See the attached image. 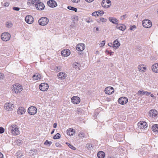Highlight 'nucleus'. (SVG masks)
<instances>
[{
  "label": "nucleus",
  "mask_w": 158,
  "mask_h": 158,
  "mask_svg": "<svg viewBox=\"0 0 158 158\" xmlns=\"http://www.w3.org/2000/svg\"><path fill=\"white\" fill-rule=\"evenodd\" d=\"M39 88L41 91H46L48 89V85L46 83H42L40 85Z\"/></svg>",
  "instance_id": "nucleus-8"
},
{
  "label": "nucleus",
  "mask_w": 158,
  "mask_h": 158,
  "mask_svg": "<svg viewBox=\"0 0 158 158\" xmlns=\"http://www.w3.org/2000/svg\"><path fill=\"white\" fill-rule=\"evenodd\" d=\"M62 69V68L61 66H55L54 67V70L56 72H58L60 71Z\"/></svg>",
  "instance_id": "nucleus-30"
},
{
  "label": "nucleus",
  "mask_w": 158,
  "mask_h": 158,
  "mask_svg": "<svg viewBox=\"0 0 158 158\" xmlns=\"http://www.w3.org/2000/svg\"><path fill=\"white\" fill-rule=\"evenodd\" d=\"M120 44L118 40H116L114 41L113 48L116 49L119 47V46H120Z\"/></svg>",
  "instance_id": "nucleus-20"
},
{
  "label": "nucleus",
  "mask_w": 158,
  "mask_h": 158,
  "mask_svg": "<svg viewBox=\"0 0 158 158\" xmlns=\"http://www.w3.org/2000/svg\"><path fill=\"white\" fill-rule=\"evenodd\" d=\"M142 25L144 27L148 28L152 26V23L150 20L148 19H146L143 21Z\"/></svg>",
  "instance_id": "nucleus-5"
},
{
  "label": "nucleus",
  "mask_w": 158,
  "mask_h": 158,
  "mask_svg": "<svg viewBox=\"0 0 158 158\" xmlns=\"http://www.w3.org/2000/svg\"><path fill=\"white\" fill-rule=\"evenodd\" d=\"M2 40L5 41L9 40L10 37V35L7 32L3 33L1 35Z\"/></svg>",
  "instance_id": "nucleus-6"
},
{
  "label": "nucleus",
  "mask_w": 158,
  "mask_h": 158,
  "mask_svg": "<svg viewBox=\"0 0 158 158\" xmlns=\"http://www.w3.org/2000/svg\"><path fill=\"white\" fill-rule=\"evenodd\" d=\"M26 22L28 24H31L34 21V19L31 15H28L26 16L25 18Z\"/></svg>",
  "instance_id": "nucleus-15"
},
{
  "label": "nucleus",
  "mask_w": 158,
  "mask_h": 158,
  "mask_svg": "<svg viewBox=\"0 0 158 158\" xmlns=\"http://www.w3.org/2000/svg\"><path fill=\"white\" fill-rule=\"evenodd\" d=\"M76 25V23L75 22H73L71 23V24L70 25V27H71L73 28L74 27H75Z\"/></svg>",
  "instance_id": "nucleus-45"
},
{
  "label": "nucleus",
  "mask_w": 158,
  "mask_h": 158,
  "mask_svg": "<svg viewBox=\"0 0 158 158\" xmlns=\"http://www.w3.org/2000/svg\"><path fill=\"white\" fill-rule=\"evenodd\" d=\"M67 75L64 72H60L57 75L58 79L60 80H63L67 77Z\"/></svg>",
  "instance_id": "nucleus-18"
},
{
  "label": "nucleus",
  "mask_w": 158,
  "mask_h": 158,
  "mask_svg": "<svg viewBox=\"0 0 158 158\" xmlns=\"http://www.w3.org/2000/svg\"><path fill=\"white\" fill-rule=\"evenodd\" d=\"M152 69L153 72L158 73V64L156 63L153 64L152 66Z\"/></svg>",
  "instance_id": "nucleus-23"
},
{
  "label": "nucleus",
  "mask_w": 158,
  "mask_h": 158,
  "mask_svg": "<svg viewBox=\"0 0 158 158\" xmlns=\"http://www.w3.org/2000/svg\"><path fill=\"white\" fill-rule=\"evenodd\" d=\"M75 133V130L72 128H69L67 130L68 135L69 136H72Z\"/></svg>",
  "instance_id": "nucleus-24"
},
{
  "label": "nucleus",
  "mask_w": 158,
  "mask_h": 158,
  "mask_svg": "<svg viewBox=\"0 0 158 158\" xmlns=\"http://www.w3.org/2000/svg\"><path fill=\"white\" fill-rule=\"evenodd\" d=\"M26 111V110L23 107H21L19 108L17 113L19 114L22 115L24 114Z\"/></svg>",
  "instance_id": "nucleus-21"
},
{
  "label": "nucleus",
  "mask_w": 158,
  "mask_h": 158,
  "mask_svg": "<svg viewBox=\"0 0 158 158\" xmlns=\"http://www.w3.org/2000/svg\"><path fill=\"white\" fill-rule=\"evenodd\" d=\"M105 44V40L102 41L101 43L99 44V46L100 47H103Z\"/></svg>",
  "instance_id": "nucleus-44"
},
{
  "label": "nucleus",
  "mask_w": 158,
  "mask_h": 158,
  "mask_svg": "<svg viewBox=\"0 0 158 158\" xmlns=\"http://www.w3.org/2000/svg\"><path fill=\"white\" fill-rule=\"evenodd\" d=\"M52 143V142L51 141H49L48 140H46L44 142V144L45 145H48V146H50Z\"/></svg>",
  "instance_id": "nucleus-39"
},
{
  "label": "nucleus",
  "mask_w": 158,
  "mask_h": 158,
  "mask_svg": "<svg viewBox=\"0 0 158 158\" xmlns=\"http://www.w3.org/2000/svg\"><path fill=\"white\" fill-rule=\"evenodd\" d=\"M32 77L34 80H37L41 79V75L39 74H36L34 75Z\"/></svg>",
  "instance_id": "nucleus-29"
},
{
  "label": "nucleus",
  "mask_w": 158,
  "mask_h": 158,
  "mask_svg": "<svg viewBox=\"0 0 158 158\" xmlns=\"http://www.w3.org/2000/svg\"><path fill=\"white\" fill-rule=\"evenodd\" d=\"M33 152H34V153H35V155H36V154H37V150H35L34 151H33Z\"/></svg>",
  "instance_id": "nucleus-62"
},
{
  "label": "nucleus",
  "mask_w": 158,
  "mask_h": 158,
  "mask_svg": "<svg viewBox=\"0 0 158 158\" xmlns=\"http://www.w3.org/2000/svg\"><path fill=\"white\" fill-rule=\"evenodd\" d=\"M114 52H109V54H110V55H112Z\"/></svg>",
  "instance_id": "nucleus-64"
},
{
  "label": "nucleus",
  "mask_w": 158,
  "mask_h": 158,
  "mask_svg": "<svg viewBox=\"0 0 158 158\" xmlns=\"http://www.w3.org/2000/svg\"><path fill=\"white\" fill-rule=\"evenodd\" d=\"M106 2H105L103 0L102 2V6L104 7L105 8H108L110 7V5H107L106 4Z\"/></svg>",
  "instance_id": "nucleus-31"
},
{
  "label": "nucleus",
  "mask_w": 158,
  "mask_h": 158,
  "mask_svg": "<svg viewBox=\"0 0 158 158\" xmlns=\"http://www.w3.org/2000/svg\"><path fill=\"white\" fill-rule=\"evenodd\" d=\"M100 20L102 22H106V19H104L103 18H102L100 19Z\"/></svg>",
  "instance_id": "nucleus-49"
},
{
  "label": "nucleus",
  "mask_w": 158,
  "mask_h": 158,
  "mask_svg": "<svg viewBox=\"0 0 158 158\" xmlns=\"http://www.w3.org/2000/svg\"><path fill=\"white\" fill-rule=\"evenodd\" d=\"M157 111L155 110H152L149 112V115L152 117H156L157 115Z\"/></svg>",
  "instance_id": "nucleus-17"
},
{
  "label": "nucleus",
  "mask_w": 158,
  "mask_h": 158,
  "mask_svg": "<svg viewBox=\"0 0 158 158\" xmlns=\"http://www.w3.org/2000/svg\"><path fill=\"white\" fill-rule=\"evenodd\" d=\"M97 156L98 158H104L105 156V154L102 151H100L98 152Z\"/></svg>",
  "instance_id": "nucleus-28"
},
{
  "label": "nucleus",
  "mask_w": 158,
  "mask_h": 158,
  "mask_svg": "<svg viewBox=\"0 0 158 158\" xmlns=\"http://www.w3.org/2000/svg\"><path fill=\"white\" fill-rule=\"evenodd\" d=\"M138 126L139 128L145 129L147 127V124L146 122L141 121L138 123Z\"/></svg>",
  "instance_id": "nucleus-7"
},
{
  "label": "nucleus",
  "mask_w": 158,
  "mask_h": 158,
  "mask_svg": "<svg viewBox=\"0 0 158 158\" xmlns=\"http://www.w3.org/2000/svg\"><path fill=\"white\" fill-rule=\"evenodd\" d=\"M13 9L16 11H19L20 9L18 7H13Z\"/></svg>",
  "instance_id": "nucleus-51"
},
{
  "label": "nucleus",
  "mask_w": 158,
  "mask_h": 158,
  "mask_svg": "<svg viewBox=\"0 0 158 158\" xmlns=\"http://www.w3.org/2000/svg\"><path fill=\"white\" fill-rule=\"evenodd\" d=\"M85 48V45L83 43L79 44L77 45L76 49L78 51H82Z\"/></svg>",
  "instance_id": "nucleus-12"
},
{
  "label": "nucleus",
  "mask_w": 158,
  "mask_h": 158,
  "mask_svg": "<svg viewBox=\"0 0 158 158\" xmlns=\"http://www.w3.org/2000/svg\"><path fill=\"white\" fill-rule=\"evenodd\" d=\"M127 17V15L126 14H125V15L121 16L120 18V19L121 20H123L124 19Z\"/></svg>",
  "instance_id": "nucleus-42"
},
{
  "label": "nucleus",
  "mask_w": 158,
  "mask_h": 158,
  "mask_svg": "<svg viewBox=\"0 0 158 158\" xmlns=\"http://www.w3.org/2000/svg\"><path fill=\"white\" fill-rule=\"evenodd\" d=\"M98 14V16H102L104 14V12L102 10H98L97 11Z\"/></svg>",
  "instance_id": "nucleus-40"
},
{
  "label": "nucleus",
  "mask_w": 158,
  "mask_h": 158,
  "mask_svg": "<svg viewBox=\"0 0 158 158\" xmlns=\"http://www.w3.org/2000/svg\"><path fill=\"white\" fill-rule=\"evenodd\" d=\"M145 92V91H144L143 90H142V91L139 90L138 92V94H144V92Z\"/></svg>",
  "instance_id": "nucleus-48"
},
{
  "label": "nucleus",
  "mask_w": 158,
  "mask_h": 158,
  "mask_svg": "<svg viewBox=\"0 0 158 158\" xmlns=\"http://www.w3.org/2000/svg\"><path fill=\"white\" fill-rule=\"evenodd\" d=\"M72 102L74 104H78L80 102V98L76 96H74L71 99Z\"/></svg>",
  "instance_id": "nucleus-11"
},
{
  "label": "nucleus",
  "mask_w": 158,
  "mask_h": 158,
  "mask_svg": "<svg viewBox=\"0 0 158 158\" xmlns=\"http://www.w3.org/2000/svg\"><path fill=\"white\" fill-rule=\"evenodd\" d=\"M60 134L59 133H57L53 137V138L54 139H58L60 138Z\"/></svg>",
  "instance_id": "nucleus-34"
},
{
  "label": "nucleus",
  "mask_w": 158,
  "mask_h": 158,
  "mask_svg": "<svg viewBox=\"0 0 158 158\" xmlns=\"http://www.w3.org/2000/svg\"><path fill=\"white\" fill-rule=\"evenodd\" d=\"M32 5H35L37 10H41L44 9L45 6L44 3L40 2L39 0H31L30 1Z\"/></svg>",
  "instance_id": "nucleus-2"
},
{
  "label": "nucleus",
  "mask_w": 158,
  "mask_h": 158,
  "mask_svg": "<svg viewBox=\"0 0 158 158\" xmlns=\"http://www.w3.org/2000/svg\"><path fill=\"white\" fill-rule=\"evenodd\" d=\"M108 46L110 47H113V44H112V43H110L108 44Z\"/></svg>",
  "instance_id": "nucleus-58"
},
{
  "label": "nucleus",
  "mask_w": 158,
  "mask_h": 158,
  "mask_svg": "<svg viewBox=\"0 0 158 158\" xmlns=\"http://www.w3.org/2000/svg\"><path fill=\"white\" fill-rule=\"evenodd\" d=\"M80 0H71L72 1L75 3H77L80 1Z\"/></svg>",
  "instance_id": "nucleus-52"
},
{
  "label": "nucleus",
  "mask_w": 158,
  "mask_h": 158,
  "mask_svg": "<svg viewBox=\"0 0 158 158\" xmlns=\"http://www.w3.org/2000/svg\"><path fill=\"white\" fill-rule=\"evenodd\" d=\"M4 108L8 111H11L13 109L14 105L11 103H6L4 106Z\"/></svg>",
  "instance_id": "nucleus-10"
},
{
  "label": "nucleus",
  "mask_w": 158,
  "mask_h": 158,
  "mask_svg": "<svg viewBox=\"0 0 158 158\" xmlns=\"http://www.w3.org/2000/svg\"><path fill=\"white\" fill-rule=\"evenodd\" d=\"M6 25L8 27H11L13 26V24L11 22L8 21L6 23Z\"/></svg>",
  "instance_id": "nucleus-36"
},
{
  "label": "nucleus",
  "mask_w": 158,
  "mask_h": 158,
  "mask_svg": "<svg viewBox=\"0 0 158 158\" xmlns=\"http://www.w3.org/2000/svg\"><path fill=\"white\" fill-rule=\"evenodd\" d=\"M19 129L18 126L15 124L9 125L8 127V132L11 133L14 136L19 135L20 131Z\"/></svg>",
  "instance_id": "nucleus-1"
},
{
  "label": "nucleus",
  "mask_w": 158,
  "mask_h": 158,
  "mask_svg": "<svg viewBox=\"0 0 158 158\" xmlns=\"http://www.w3.org/2000/svg\"><path fill=\"white\" fill-rule=\"evenodd\" d=\"M128 101L127 98L125 97H122L120 98L118 100V102L119 103L122 105L126 103Z\"/></svg>",
  "instance_id": "nucleus-13"
},
{
  "label": "nucleus",
  "mask_w": 158,
  "mask_h": 158,
  "mask_svg": "<svg viewBox=\"0 0 158 158\" xmlns=\"http://www.w3.org/2000/svg\"><path fill=\"white\" fill-rule=\"evenodd\" d=\"M78 135L80 138H82L84 137L85 135L83 132H80L79 133Z\"/></svg>",
  "instance_id": "nucleus-41"
},
{
  "label": "nucleus",
  "mask_w": 158,
  "mask_h": 158,
  "mask_svg": "<svg viewBox=\"0 0 158 158\" xmlns=\"http://www.w3.org/2000/svg\"><path fill=\"white\" fill-rule=\"evenodd\" d=\"M86 148L88 150H90L93 148L92 144L90 143H88L86 144Z\"/></svg>",
  "instance_id": "nucleus-32"
},
{
  "label": "nucleus",
  "mask_w": 158,
  "mask_h": 158,
  "mask_svg": "<svg viewBox=\"0 0 158 158\" xmlns=\"http://www.w3.org/2000/svg\"><path fill=\"white\" fill-rule=\"evenodd\" d=\"M4 75L2 73H0V79H3L4 78Z\"/></svg>",
  "instance_id": "nucleus-47"
},
{
  "label": "nucleus",
  "mask_w": 158,
  "mask_h": 158,
  "mask_svg": "<svg viewBox=\"0 0 158 158\" xmlns=\"http://www.w3.org/2000/svg\"><path fill=\"white\" fill-rule=\"evenodd\" d=\"M73 66L77 70H80L81 69V65L78 62H75L73 64Z\"/></svg>",
  "instance_id": "nucleus-22"
},
{
  "label": "nucleus",
  "mask_w": 158,
  "mask_h": 158,
  "mask_svg": "<svg viewBox=\"0 0 158 158\" xmlns=\"http://www.w3.org/2000/svg\"><path fill=\"white\" fill-rule=\"evenodd\" d=\"M144 94L147 96H148L151 94V93L148 91H145L144 92Z\"/></svg>",
  "instance_id": "nucleus-50"
},
{
  "label": "nucleus",
  "mask_w": 158,
  "mask_h": 158,
  "mask_svg": "<svg viewBox=\"0 0 158 158\" xmlns=\"http://www.w3.org/2000/svg\"><path fill=\"white\" fill-rule=\"evenodd\" d=\"M143 66H144V65L143 64H141L138 66V69L140 72H145V71L143 69Z\"/></svg>",
  "instance_id": "nucleus-33"
},
{
  "label": "nucleus",
  "mask_w": 158,
  "mask_h": 158,
  "mask_svg": "<svg viewBox=\"0 0 158 158\" xmlns=\"http://www.w3.org/2000/svg\"><path fill=\"white\" fill-rule=\"evenodd\" d=\"M152 131L155 132H158V124H154L152 127Z\"/></svg>",
  "instance_id": "nucleus-27"
},
{
  "label": "nucleus",
  "mask_w": 158,
  "mask_h": 158,
  "mask_svg": "<svg viewBox=\"0 0 158 158\" xmlns=\"http://www.w3.org/2000/svg\"><path fill=\"white\" fill-rule=\"evenodd\" d=\"M61 53L62 56H67L70 55V52L69 49H66L62 51Z\"/></svg>",
  "instance_id": "nucleus-19"
},
{
  "label": "nucleus",
  "mask_w": 158,
  "mask_h": 158,
  "mask_svg": "<svg viewBox=\"0 0 158 158\" xmlns=\"http://www.w3.org/2000/svg\"><path fill=\"white\" fill-rule=\"evenodd\" d=\"M136 28V27L135 26H133L132 27H131L130 29L131 30H132L133 29Z\"/></svg>",
  "instance_id": "nucleus-60"
},
{
  "label": "nucleus",
  "mask_w": 158,
  "mask_h": 158,
  "mask_svg": "<svg viewBox=\"0 0 158 158\" xmlns=\"http://www.w3.org/2000/svg\"><path fill=\"white\" fill-rule=\"evenodd\" d=\"M68 9L69 10L74 11L75 12H76L77 11V9L76 8H75L71 6H68L67 7Z\"/></svg>",
  "instance_id": "nucleus-35"
},
{
  "label": "nucleus",
  "mask_w": 158,
  "mask_h": 158,
  "mask_svg": "<svg viewBox=\"0 0 158 158\" xmlns=\"http://www.w3.org/2000/svg\"><path fill=\"white\" fill-rule=\"evenodd\" d=\"M116 27L117 29L122 31L125 30L126 29V26L123 24L118 25L116 26Z\"/></svg>",
  "instance_id": "nucleus-26"
},
{
  "label": "nucleus",
  "mask_w": 158,
  "mask_h": 158,
  "mask_svg": "<svg viewBox=\"0 0 158 158\" xmlns=\"http://www.w3.org/2000/svg\"><path fill=\"white\" fill-rule=\"evenodd\" d=\"M48 5L51 7L53 8L57 6L56 2L54 0H50L48 1Z\"/></svg>",
  "instance_id": "nucleus-14"
},
{
  "label": "nucleus",
  "mask_w": 158,
  "mask_h": 158,
  "mask_svg": "<svg viewBox=\"0 0 158 158\" xmlns=\"http://www.w3.org/2000/svg\"><path fill=\"white\" fill-rule=\"evenodd\" d=\"M9 3L7 2H6L4 3V6L5 7H8L9 5Z\"/></svg>",
  "instance_id": "nucleus-54"
},
{
  "label": "nucleus",
  "mask_w": 158,
  "mask_h": 158,
  "mask_svg": "<svg viewBox=\"0 0 158 158\" xmlns=\"http://www.w3.org/2000/svg\"><path fill=\"white\" fill-rule=\"evenodd\" d=\"M114 89L112 87H107L105 89V92L106 94H112L114 91Z\"/></svg>",
  "instance_id": "nucleus-16"
},
{
  "label": "nucleus",
  "mask_w": 158,
  "mask_h": 158,
  "mask_svg": "<svg viewBox=\"0 0 158 158\" xmlns=\"http://www.w3.org/2000/svg\"><path fill=\"white\" fill-rule=\"evenodd\" d=\"M53 127L54 128H56L57 127V123H54Z\"/></svg>",
  "instance_id": "nucleus-55"
},
{
  "label": "nucleus",
  "mask_w": 158,
  "mask_h": 158,
  "mask_svg": "<svg viewBox=\"0 0 158 158\" xmlns=\"http://www.w3.org/2000/svg\"><path fill=\"white\" fill-rule=\"evenodd\" d=\"M56 146L57 147H59L60 144L59 143H56L55 144Z\"/></svg>",
  "instance_id": "nucleus-57"
},
{
  "label": "nucleus",
  "mask_w": 158,
  "mask_h": 158,
  "mask_svg": "<svg viewBox=\"0 0 158 158\" xmlns=\"http://www.w3.org/2000/svg\"><path fill=\"white\" fill-rule=\"evenodd\" d=\"M37 112V108L34 106H31L29 107L28 110V112L31 115H34Z\"/></svg>",
  "instance_id": "nucleus-9"
},
{
  "label": "nucleus",
  "mask_w": 158,
  "mask_h": 158,
  "mask_svg": "<svg viewBox=\"0 0 158 158\" xmlns=\"http://www.w3.org/2000/svg\"><path fill=\"white\" fill-rule=\"evenodd\" d=\"M151 96L153 98V99H154L155 98V97L153 94H151Z\"/></svg>",
  "instance_id": "nucleus-63"
},
{
  "label": "nucleus",
  "mask_w": 158,
  "mask_h": 158,
  "mask_svg": "<svg viewBox=\"0 0 158 158\" xmlns=\"http://www.w3.org/2000/svg\"><path fill=\"white\" fill-rule=\"evenodd\" d=\"M109 19L110 22L116 24L118 23V20L115 18L110 17Z\"/></svg>",
  "instance_id": "nucleus-25"
},
{
  "label": "nucleus",
  "mask_w": 158,
  "mask_h": 158,
  "mask_svg": "<svg viewBox=\"0 0 158 158\" xmlns=\"http://www.w3.org/2000/svg\"><path fill=\"white\" fill-rule=\"evenodd\" d=\"M5 131L4 129L2 127H0V134H2Z\"/></svg>",
  "instance_id": "nucleus-46"
},
{
  "label": "nucleus",
  "mask_w": 158,
  "mask_h": 158,
  "mask_svg": "<svg viewBox=\"0 0 158 158\" xmlns=\"http://www.w3.org/2000/svg\"><path fill=\"white\" fill-rule=\"evenodd\" d=\"M92 15L93 16H98V14L97 11L94 12L92 14Z\"/></svg>",
  "instance_id": "nucleus-43"
},
{
  "label": "nucleus",
  "mask_w": 158,
  "mask_h": 158,
  "mask_svg": "<svg viewBox=\"0 0 158 158\" xmlns=\"http://www.w3.org/2000/svg\"><path fill=\"white\" fill-rule=\"evenodd\" d=\"M105 2H106V4H108L111 3V1L110 0H103Z\"/></svg>",
  "instance_id": "nucleus-53"
},
{
  "label": "nucleus",
  "mask_w": 158,
  "mask_h": 158,
  "mask_svg": "<svg viewBox=\"0 0 158 158\" xmlns=\"http://www.w3.org/2000/svg\"><path fill=\"white\" fill-rule=\"evenodd\" d=\"M73 19H77V17L75 16L73 18Z\"/></svg>",
  "instance_id": "nucleus-61"
},
{
  "label": "nucleus",
  "mask_w": 158,
  "mask_h": 158,
  "mask_svg": "<svg viewBox=\"0 0 158 158\" xmlns=\"http://www.w3.org/2000/svg\"><path fill=\"white\" fill-rule=\"evenodd\" d=\"M66 144L68 145V146L71 149H73V150H75L76 149V148L73 145L71 144L70 143H66Z\"/></svg>",
  "instance_id": "nucleus-38"
},
{
  "label": "nucleus",
  "mask_w": 158,
  "mask_h": 158,
  "mask_svg": "<svg viewBox=\"0 0 158 158\" xmlns=\"http://www.w3.org/2000/svg\"><path fill=\"white\" fill-rule=\"evenodd\" d=\"M94 0H85V1L88 2H91L94 1Z\"/></svg>",
  "instance_id": "nucleus-56"
},
{
  "label": "nucleus",
  "mask_w": 158,
  "mask_h": 158,
  "mask_svg": "<svg viewBox=\"0 0 158 158\" xmlns=\"http://www.w3.org/2000/svg\"><path fill=\"white\" fill-rule=\"evenodd\" d=\"M48 22V19L45 17H42L38 20V23L39 24L43 26H45L47 25Z\"/></svg>",
  "instance_id": "nucleus-4"
},
{
  "label": "nucleus",
  "mask_w": 158,
  "mask_h": 158,
  "mask_svg": "<svg viewBox=\"0 0 158 158\" xmlns=\"http://www.w3.org/2000/svg\"><path fill=\"white\" fill-rule=\"evenodd\" d=\"M12 91L15 93H20L23 89L22 86L19 84H15L13 85Z\"/></svg>",
  "instance_id": "nucleus-3"
},
{
  "label": "nucleus",
  "mask_w": 158,
  "mask_h": 158,
  "mask_svg": "<svg viewBox=\"0 0 158 158\" xmlns=\"http://www.w3.org/2000/svg\"><path fill=\"white\" fill-rule=\"evenodd\" d=\"M23 156V153L20 152H18L16 154V156L18 158H21L22 156Z\"/></svg>",
  "instance_id": "nucleus-37"
},
{
  "label": "nucleus",
  "mask_w": 158,
  "mask_h": 158,
  "mask_svg": "<svg viewBox=\"0 0 158 158\" xmlns=\"http://www.w3.org/2000/svg\"><path fill=\"white\" fill-rule=\"evenodd\" d=\"M3 157V155L1 152H0V158H2Z\"/></svg>",
  "instance_id": "nucleus-59"
}]
</instances>
